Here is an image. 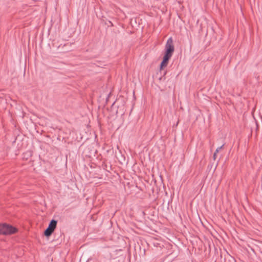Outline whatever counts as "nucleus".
<instances>
[{"instance_id":"f257e3e1","label":"nucleus","mask_w":262,"mask_h":262,"mask_svg":"<svg viewBox=\"0 0 262 262\" xmlns=\"http://www.w3.org/2000/svg\"><path fill=\"white\" fill-rule=\"evenodd\" d=\"M17 229L7 224H0V234L8 235L15 233Z\"/></svg>"},{"instance_id":"7ed1b4c3","label":"nucleus","mask_w":262,"mask_h":262,"mask_svg":"<svg viewBox=\"0 0 262 262\" xmlns=\"http://www.w3.org/2000/svg\"><path fill=\"white\" fill-rule=\"evenodd\" d=\"M170 58H171L170 56H167V55L164 54L163 61L161 63V65H160V68L161 69L166 67L167 66L168 60Z\"/></svg>"},{"instance_id":"20e7f679","label":"nucleus","mask_w":262,"mask_h":262,"mask_svg":"<svg viewBox=\"0 0 262 262\" xmlns=\"http://www.w3.org/2000/svg\"><path fill=\"white\" fill-rule=\"evenodd\" d=\"M56 225H57V221L54 220H52L50 222L48 227L54 231L55 230V229L56 228Z\"/></svg>"},{"instance_id":"423d86ee","label":"nucleus","mask_w":262,"mask_h":262,"mask_svg":"<svg viewBox=\"0 0 262 262\" xmlns=\"http://www.w3.org/2000/svg\"><path fill=\"white\" fill-rule=\"evenodd\" d=\"M224 144H223V145H222L221 146L218 147L216 148V149L215 150V151H216V153H218L219 151L220 150V149H221L224 146Z\"/></svg>"},{"instance_id":"39448f33","label":"nucleus","mask_w":262,"mask_h":262,"mask_svg":"<svg viewBox=\"0 0 262 262\" xmlns=\"http://www.w3.org/2000/svg\"><path fill=\"white\" fill-rule=\"evenodd\" d=\"M54 231L49 227L45 231L44 234L46 236H49L52 234Z\"/></svg>"},{"instance_id":"f03ea898","label":"nucleus","mask_w":262,"mask_h":262,"mask_svg":"<svg viewBox=\"0 0 262 262\" xmlns=\"http://www.w3.org/2000/svg\"><path fill=\"white\" fill-rule=\"evenodd\" d=\"M165 50V55L171 57L174 51V47L172 37L169 38L167 40Z\"/></svg>"},{"instance_id":"0eeeda50","label":"nucleus","mask_w":262,"mask_h":262,"mask_svg":"<svg viewBox=\"0 0 262 262\" xmlns=\"http://www.w3.org/2000/svg\"><path fill=\"white\" fill-rule=\"evenodd\" d=\"M217 153H216V151H215L214 154H213V160H215L216 159V155H217Z\"/></svg>"}]
</instances>
